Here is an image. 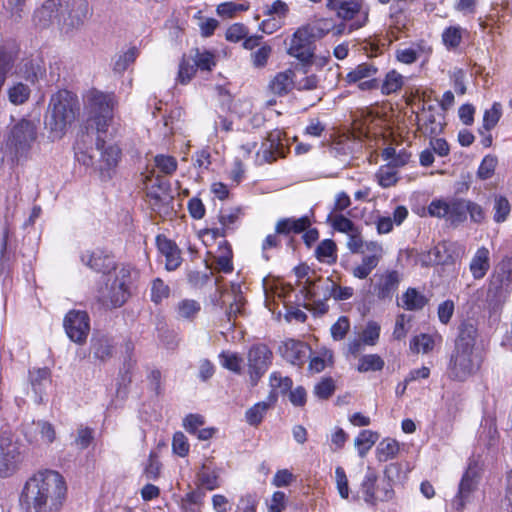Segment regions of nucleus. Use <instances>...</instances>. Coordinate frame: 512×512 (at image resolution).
<instances>
[{
    "mask_svg": "<svg viewBox=\"0 0 512 512\" xmlns=\"http://www.w3.org/2000/svg\"><path fill=\"white\" fill-rule=\"evenodd\" d=\"M247 358L251 380L256 383L271 365L273 354L265 344H257L249 349Z\"/></svg>",
    "mask_w": 512,
    "mask_h": 512,
    "instance_id": "4468645a",
    "label": "nucleus"
},
{
    "mask_svg": "<svg viewBox=\"0 0 512 512\" xmlns=\"http://www.w3.org/2000/svg\"><path fill=\"white\" fill-rule=\"evenodd\" d=\"M30 95V89L23 83H16L8 91V97L11 103L20 105L26 102Z\"/></svg>",
    "mask_w": 512,
    "mask_h": 512,
    "instance_id": "09e8293b",
    "label": "nucleus"
},
{
    "mask_svg": "<svg viewBox=\"0 0 512 512\" xmlns=\"http://www.w3.org/2000/svg\"><path fill=\"white\" fill-rule=\"evenodd\" d=\"M116 104L117 101L112 93L92 90L87 94L86 110L88 119L86 129L87 131H95L97 134L96 147L100 151L99 170L102 174L113 170L121 159V149L115 144L106 145L103 138L113 122V111Z\"/></svg>",
    "mask_w": 512,
    "mask_h": 512,
    "instance_id": "f257e3e1",
    "label": "nucleus"
},
{
    "mask_svg": "<svg viewBox=\"0 0 512 512\" xmlns=\"http://www.w3.org/2000/svg\"><path fill=\"white\" fill-rule=\"evenodd\" d=\"M280 133H271L265 143L262 144L261 150L257 152V161L262 163H272L277 158L283 157V148L280 143Z\"/></svg>",
    "mask_w": 512,
    "mask_h": 512,
    "instance_id": "5701e85b",
    "label": "nucleus"
},
{
    "mask_svg": "<svg viewBox=\"0 0 512 512\" xmlns=\"http://www.w3.org/2000/svg\"><path fill=\"white\" fill-rule=\"evenodd\" d=\"M196 69L197 66L194 61L191 62L189 59L183 57L179 64L177 80L182 84L188 83L194 76Z\"/></svg>",
    "mask_w": 512,
    "mask_h": 512,
    "instance_id": "5fc2aeb1",
    "label": "nucleus"
},
{
    "mask_svg": "<svg viewBox=\"0 0 512 512\" xmlns=\"http://www.w3.org/2000/svg\"><path fill=\"white\" fill-rule=\"evenodd\" d=\"M350 329V321L346 316H341L331 326V336L335 341L343 340Z\"/></svg>",
    "mask_w": 512,
    "mask_h": 512,
    "instance_id": "052dcab7",
    "label": "nucleus"
},
{
    "mask_svg": "<svg viewBox=\"0 0 512 512\" xmlns=\"http://www.w3.org/2000/svg\"><path fill=\"white\" fill-rule=\"evenodd\" d=\"M301 293L304 295V299L307 301H312V303L305 304L307 309H310L318 314H324L328 311L327 300L324 297L322 299L316 300L317 296H322V284H315L310 279H307L304 282Z\"/></svg>",
    "mask_w": 512,
    "mask_h": 512,
    "instance_id": "412c9836",
    "label": "nucleus"
},
{
    "mask_svg": "<svg viewBox=\"0 0 512 512\" xmlns=\"http://www.w3.org/2000/svg\"><path fill=\"white\" fill-rule=\"evenodd\" d=\"M88 12V3L86 0H73L72 9L69 16L72 18L71 25H79L86 17Z\"/></svg>",
    "mask_w": 512,
    "mask_h": 512,
    "instance_id": "864d4df0",
    "label": "nucleus"
},
{
    "mask_svg": "<svg viewBox=\"0 0 512 512\" xmlns=\"http://www.w3.org/2000/svg\"><path fill=\"white\" fill-rule=\"evenodd\" d=\"M23 493L35 512H59L66 500L67 486L59 472L45 470L26 482Z\"/></svg>",
    "mask_w": 512,
    "mask_h": 512,
    "instance_id": "f03ea898",
    "label": "nucleus"
},
{
    "mask_svg": "<svg viewBox=\"0 0 512 512\" xmlns=\"http://www.w3.org/2000/svg\"><path fill=\"white\" fill-rule=\"evenodd\" d=\"M138 271L130 266H121L105 277L98 291V299L106 308H118L131 296V289L138 278Z\"/></svg>",
    "mask_w": 512,
    "mask_h": 512,
    "instance_id": "20e7f679",
    "label": "nucleus"
},
{
    "mask_svg": "<svg viewBox=\"0 0 512 512\" xmlns=\"http://www.w3.org/2000/svg\"><path fill=\"white\" fill-rule=\"evenodd\" d=\"M138 50L135 47L128 49L125 53L118 56L114 63V71L123 73L137 58Z\"/></svg>",
    "mask_w": 512,
    "mask_h": 512,
    "instance_id": "603ef678",
    "label": "nucleus"
},
{
    "mask_svg": "<svg viewBox=\"0 0 512 512\" xmlns=\"http://www.w3.org/2000/svg\"><path fill=\"white\" fill-rule=\"evenodd\" d=\"M330 10H335L337 16L344 20L352 19L356 14L359 13L361 5L355 0L341 1L336 0V5L333 7H327Z\"/></svg>",
    "mask_w": 512,
    "mask_h": 512,
    "instance_id": "58836bf2",
    "label": "nucleus"
},
{
    "mask_svg": "<svg viewBox=\"0 0 512 512\" xmlns=\"http://www.w3.org/2000/svg\"><path fill=\"white\" fill-rule=\"evenodd\" d=\"M145 190L147 200L154 211H162L173 200L169 181L159 176L146 177Z\"/></svg>",
    "mask_w": 512,
    "mask_h": 512,
    "instance_id": "9b49d317",
    "label": "nucleus"
},
{
    "mask_svg": "<svg viewBox=\"0 0 512 512\" xmlns=\"http://www.w3.org/2000/svg\"><path fill=\"white\" fill-rule=\"evenodd\" d=\"M221 364L224 368L239 373L241 371L242 359L236 353L222 352L220 354Z\"/></svg>",
    "mask_w": 512,
    "mask_h": 512,
    "instance_id": "69168bd1",
    "label": "nucleus"
},
{
    "mask_svg": "<svg viewBox=\"0 0 512 512\" xmlns=\"http://www.w3.org/2000/svg\"><path fill=\"white\" fill-rule=\"evenodd\" d=\"M278 396L270 392L265 401L257 402L245 412V420L251 426H258L267 411L276 403Z\"/></svg>",
    "mask_w": 512,
    "mask_h": 512,
    "instance_id": "393cba45",
    "label": "nucleus"
},
{
    "mask_svg": "<svg viewBox=\"0 0 512 512\" xmlns=\"http://www.w3.org/2000/svg\"><path fill=\"white\" fill-rule=\"evenodd\" d=\"M378 184L383 188L394 186L398 181L397 171L392 166H382L376 173Z\"/></svg>",
    "mask_w": 512,
    "mask_h": 512,
    "instance_id": "de8ad7c7",
    "label": "nucleus"
},
{
    "mask_svg": "<svg viewBox=\"0 0 512 512\" xmlns=\"http://www.w3.org/2000/svg\"><path fill=\"white\" fill-rule=\"evenodd\" d=\"M287 506V496L282 491H275L267 503L268 512H283Z\"/></svg>",
    "mask_w": 512,
    "mask_h": 512,
    "instance_id": "774afa93",
    "label": "nucleus"
},
{
    "mask_svg": "<svg viewBox=\"0 0 512 512\" xmlns=\"http://www.w3.org/2000/svg\"><path fill=\"white\" fill-rule=\"evenodd\" d=\"M378 264L377 258L364 256L361 263L352 269V275L357 279H366Z\"/></svg>",
    "mask_w": 512,
    "mask_h": 512,
    "instance_id": "49530a36",
    "label": "nucleus"
},
{
    "mask_svg": "<svg viewBox=\"0 0 512 512\" xmlns=\"http://www.w3.org/2000/svg\"><path fill=\"white\" fill-rule=\"evenodd\" d=\"M378 482L377 473L368 468L359 488V494L368 505L375 506L378 502L388 501L393 497L390 481Z\"/></svg>",
    "mask_w": 512,
    "mask_h": 512,
    "instance_id": "6e6552de",
    "label": "nucleus"
},
{
    "mask_svg": "<svg viewBox=\"0 0 512 512\" xmlns=\"http://www.w3.org/2000/svg\"><path fill=\"white\" fill-rule=\"evenodd\" d=\"M429 299L416 288L409 287L398 301V306L407 311H420L427 304Z\"/></svg>",
    "mask_w": 512,
    "mask_h": 512,
    "instance_id": "bb28decb",
    "label": "nucleus"
},
{
    "mask_svg": "<svg viewBox=\"0 0 512 512\" xmlns=\"http://www.w3.org/2000/svg\"><path fill=\"white\" fill-rule=\"evenodd\" d=\"M494 211L495 222H504L510 213L509 201L503 196H497L494 201Z\"/></svg>",
    "mask_w": 512,
    "mask_h": 512,
    "instance_id": "bf43d9fd",
    "label": "nucleus"
},
{
    "mask_svg": "<svg viewBox=\"0 0 512 512\" xmlns=\"http://www.w3.org/2000/svg\"><path fill=\"white\" fill-rule=\"evenodd\" d=\"M193 61L200 70L211 71L216 66V57L208 50L196 49Z\"/></svg>",
    "mask_w": 512,
    "mask_h": 512,
    "instance_id": "37998d69",
    "label": "nucleus"
},
{
    "mask_svg": "<svg viewBox=\"0 0 512 512\" xmlns=\"http://www.w3.org/2000/svg\"><path fill=\"white\" fill-rule=\"evenodd\" d=\"M221 254L216 257V269L224 273H230L233 270L232 264V252L228 247L222 249L220 247Z\"/></svg>",
    "mask_w": 512,
    "mask_h": 512,
    "instance_id": "338daca9",
    "label": "nucleus"
},
{
    "mask_svg": "<svg viewBox=\"0 0 512 512\" xmlns=\"http://www.w3.org/2000/svg\"><path fill=\"white\" fill-rule=\"evenodd\" d=\"M311 226V221L308 216L300 218H283L280 219L275 226V231L278 234L301 233Z\"/></svg>",
    "mask_w": 512,
    "mask_h": 512,
    "instance_id": "cd10ccee",
    "label": "nucleus"
},
{
    "mask_svg": "<svg viewBox=\"0 0 512 512\" xmlns=\"http://www.w3.org/2000/svg\"><path fill=\"white\" fill-rule=\"evenodd\" d=\"M316 259L324 264L333 265L337 261V246L332 239L322 240L315 249Z\"/></svg>",
    "mask_w": 512,
    "mask_h": 512,
    "instance_id": "7c9ffc66",
    "label": "nucleus"
},
{
    "mask_svg": "<svg viewBox=\"0 0 512 512\" xmlns=\"http://www.w3.org/2000/svg\"><path fill=\"white\" fill-rule=\"evenodd\" d=\"M154 162L159 171L166 175L173 174L177 169V160L173 156L157 155Z\"/></svg>",
    "mask_w": 512,
    "mask_h": 512,
    "instance_id": "4d7b16f0",
    "label": "nucleus"
},
{
    "mask_svg": "<svg viewBox=\"0 0 512 512\" xmlns=\"http://www.w3.org/2000/svg\"><path fill=\"white\" fill-rule=\"evenodd\" d=\"M417 119L418 128L425 135H437L442 131V115L432 106L424 108L423 111L417 115Z\"/></svg>",
    "mask_w": 512,
    "mask_h": 512,
    "instance_id": "4be33fe9",
    "label": "nucleus"
},
{
    "mask_svg": "<svg viewBox=\"0 0 512 512\" xmlns=\"http://www.w3.org/2000/svg\"><path fill=\"white\" fill-rule=\"evenodd\" d=\"M170 294V288L160 278H156L151 284V300L155 304L161 303L164 299L168 298Z\"/></svg>",
    "mask_w": 512,
    "mask_h": 512,
    "instance_id": "3c124183",
    "label": "nucleus"
},
{
    "mask_svg": "<svg viewBox=\"0 0 512 512\" xmlns=\"http://www.w3.org/2000/svg\"><path fill=\"white\" fill-rule=\"evenodd\" d=\"M497 165V159L494 156L487 155L483 158L478 171L477 175L480 179L486 180L489 179L495 171Z\"/></svg>",
    "mask_w": 512,
    "mask_h": 512,
    "instance_id": "0e129e2a",
    "label": "nucleus"
},
{
    "mask_svg": "<svg viewBox=\"0 0 512 512\" xmlns=\"http://www.w3.org/2000/svg\"><path fill=\"white\" fill-rule=\"evenodd\" d=\"M91 351L95 359L100 362H106L113 357L114 344L107 336L93 337L91 340Z\"/></svg>",
    "mask_w": 512,
    "mask_h": 512,
    "instance_id": "c85d7f7f",
    "label": "nucleus"
},
{
    "mask_svg": "<svg viewBox=\"0 0 512 512\" xmlns=\"http://www.w3.org/2000/svg\"><path fill=\"white\" fill-rule=\"evenodd\" d=\"M335 481L339 495L341 498L347 499L350 493L348 478L345 470L341 466H337L335 469Z\"/></svg>",
    "mask_w": 512,
    "mask_h": 512,
    "instance_id": "e2e57ef3",
    "label": "nucleus"
},
{
    "mask_svg": "<svg viewBox=\"0 0 512 512\" xmlns=\"http://www.w3.org/2000/svg\"><path fill=\"white\" fill-rule=\"evenodd\" d=\"M37 138V124L32 120L21 119L9 129L4 143L5 151L13 160L27 159Z\"/></svg>",
    "mask_w": 512,
    "mask_h": 512,
    "instance_id": "423d86ee",
    "label": "nucleus"
},
{
    "mask_svg": "<svg viewBox=\"0 0 512 512\" xmlns=\"http://www.w3.org/2000/svg\"><path fill=\"white\" fill-rule=\"evenodd\" d=\"M402 275L393 269L376 272L370 278V293L380 301H391L397 293Z\"/></svg>",
    "mask_w": 512,
    "mask_h": 512,
    "instance_id": "9d476101",
    "label": "nucleus"
},
{
    "mask_svg": "<svg viewBox=\"0 0 512 512\" xmlns=\"http://www.w3.org/2000/svg\"><path fill=\"white\" fill-rule=\"evenodd\" d=\"M220 474V468L212 467L207 463H203L195 476V485L197 489L213 491L220 488L222 485Z\"/></svg>",
    "mask_w": 512,
    "mask_h": 512,
    "instance_id": "6ab92c4d",
    "label": "nucleus"
},
{
    "mask_svg": "<svg viewBox=\"0 0 512 512\" xmlns=\"http://www.w3.org/2000/svg\"><path fill=\"white\" fill-rule=\"evenodd\" d=\"M59 6H61L59 0L45 1L34 13V21L36 24L45 27L52 23L58 16Z\"/></svg>",
    "mask_w": 512,
    "mask_h": 512,
    "instance_id": "c756f323",
    "label": "nucleus"
},
{
    "mask_svg": "<svg viewBox=\"0 0 512 512\" xmlns=\"http://www.w3.org/2000/svg\"><path fill=\"white\" fill-rule=\"evenodd\" d=\"M81 261L91 269L103 273L113 266V259L101 250L85 251L81 255Z\"/></svg>",
    "mask_w": 512,
    "mask_h": 512,
    "instance_id": "a878e982",
    "label": "nucleus"
},
{
    "mask_svg": "<svg viewBox=\"0 0 512 512\" xmlns=\"http://www.w3.org/2000/svg\"><path fill=\"white\" fill-rule=\"evenodd\" d=\"M157 248L165 257V268L168 271L176 270L182 263L181 252L178 246L165 236L156 237Z\"/></svg>",
    "mask_w": 512,
    "mask_h": 512,
    "instance_id": "aec40b11",
    "label": "nucleus"
},
{
    "mask_svg": "<svg viewBox=\"0 0 512 512\" xmlns=\"http://www.w3.org/2000/svg\"><path fill=\"white\" fill-rule=\"evenodd\" d=\"M501 115L502 106L500 103L495 102L492 105L491 109H488L484 112L482 129L485 130V132H489L497 125L501 118Z\"/></svg>",
    "mask_w": 512,
    "mask_h": 512,
    "instance_id": "c03bdc74",
    "label": "nucleus"
},
{
    "mask_svg": "<svg viewBox=\"0 0 512 512\" xmlns=\"http://www.w3.org/2000/svg\"><path fill=\"white\" fill-rule=\"evenodd\" d=\"M476 338L477 328L472 323H463L460 326L447 365L449 379L464 382L479 371L482 357L475 348Z\"/></svg>",
    "mask_w": 512,
    "mask_h": 512,
    "instance_id": "7ed1b4c3",
    "label": "nucleus"
},
{
    "mask_svg": "<svg viewBox=\"0 0 512 512\" xmlns=\"http://www.w3.org/2000/svg\"><path fill=\"white\" fill-rule=\"evenodd\" d=\"M464 199H433L427 207V212L431 217L445 219L451 225L457 226L466 220L464 215Z\"/></svg>",
    "mask_w": 512,
    "mask_h": 512,
    "instance_id": "1a4fd4ad",
    "label": "nucleus"
},
{
    "mask_svg": "<svg viewBox=\"0 0 512 512\" xmlns=\"http://www.w3.org/2000/svg\"><path fill=\"white\" fill-rule=\"evenodd\" d=\"M294 72L291 69L277 73L271 80L269 87L274 94H286L293 87Z\"/></svg>",
    "mask_w": 512,
    "mask_h": 512,
    "instance_id": "473e14b6",
    "label": "nucleus"
},
{
    "mask_svg": "<svg viewBox=\"0 0 512 512\" xmlns=\"http://www.w3.org/2000/svg\"><path fill=\"white\" fill-rule=\"evenodd\" d=\"M378 69L371 63H361L357 65L353 70L347 73L345 80L347 83H357L365 79L373 78Z\"/></svg>",
    "mask_w": 512,
    "mask_h": 512,
    "instance_id": "e433bc0d",
    "label": "nucleus"
},
{
    "mask_svg": "<svg viewBox=\"0 0 512 512\" xmlns=\"http://www.w3.org/2000/svg\"><path fill=\"white\" fill-rule=\"evenodd\" d=\"M479 480L480 475L476 467L469 464L460 480L458 492L453 499V505L457 510H463L468 503L472 502L478 489Z\"/></svg>",
    "mask_w": 512,
    "mask_h": 512,
    "instance_id": "ddd939ff",
    "label": "nucleus"
},
{
    "mask_svg": "<svg viewBox=\"0 0 512 512\" xmlns=\"http://www.w3.org/2000/svg\"><path fill=\"white\" fill-rule=\"evenodd\" d=\"M288 54L301 62L308 63L314 55V40L312 30L309 27H301L293 34Z\"/></svg>",
    "mask_w": 512,
    "mask_h": 512,
    "instance_id": "f8f14e48",
    "label": "nucleus"
},
{
    "mask_svg": "<svg viewBox=\"0 0 512 512\" xmlns=\"http://www.w3.org/2000/svg\"><path fill=\"white\" fill-rule=\"evenodd\" d=\"M78 111L76 95L67 90H60L50 99L46 124L52 132L61 136L66 128L75 121Z\"/></svg>",
    "mask_w": 512,
    "mask_h": 512,
    "instance_id": "39448f33",
    "label": "nucleus"
},
{
    "mask_svg": "<svg viewBox=\"0 0 512 512\" xmlns=\"http://www.w3.org/2000/svg\"><path fill=\"white\" fill-rule=\"evenodd\" d=\"M240 216V209H229V210H223L221 211L219 215V221L223 227V231L220 234L221 236L225 235V231L227 229L233 228L235 223L238 221Z\"/></svg>",
    "mask_w": 512,
    "mask_h": 512,
    "instance_id": "680f3d73",
    "label": "nucleus"
},
{
    "mask_svg": "<svg viewBox=\"0 0 512 512\" xmlns=\"http://www.w3.org/2000/svg\"><path fill=\"white\" fill-rule=\"evenodd\" d=\"M512 292V258H504L489 277L486 293L488 307L496 312Z\"/></svg>",
    "mask_w": 512,
    "mask_h": 512,
    "instance_id": "0eeeda50",
    "label": "nucleus"
},
{
    "mask_svg": "<svg viewBox=\"0 0 512 512\" xmlns=\"http://www.w3.org/2000/svg\"><path fill=\"white\" fill-rule=\"evenodd\" d=\"M272 54V47L268 44L261 45L257 50L250 54V60L255 68L266 66L268 59Z\"/></svg>",
    "mask_w": 512,
    "mask_h": 512,
    "instance_id": "8fccbe9b",
    "label": "nucleus"
},
{
    "mask_svg": "<svg viewBox=\"0 0 512 512\" xmlns=\"http://www.w3.org/2000/svg\"><path fill=\"white\" fill-rule=\"evenodd\" d=\"M399 443L392 438L382 439L376 448V457L380 462L394 459L399 453Z\"/></svg>",
    "mask_w": 512,
    "mask_h": 512,
    "instance_id": "c9c22d12",
    "label": "nucleus"
},
{
    "mask_svg": "<svg viewBox=\"0 0 512 512\" xmlns=\"http://www.w3.org/2000/svg\"><path fill=\"white\" fill-rule=\"evenodd\" d=\"M379 439V434L372 430H362L354 439V446L360 457H365Z\"/></svg>",
    "mask_w": 512,
    "mask_h": 512,
    "instance_id": "72a5a7b5",
    "label": "nucleus"
},
{
    "mask_svg": "<svg viewBox=\"0 0 512 512\" xmlns=\"http://www.w3.org/2000/svg\"><path fill=\"white\" fill-rule=\"evenodd\" d=\"M278 351L287 362L301 366L305 363L310 349L299 340L287 339L279 346Z\"/></svg>",
    "mask_w": 512,
    "mask_h": 512,
    "instance_id": "a211bd4d",
    "label": "nucleus"
},
{
    "mask_svg": "<svg viewBox=\"0 0 512 512\" xmlns=\"http://www.w3.org/2000/svg\"><path fill=\"white\" fill-rule=\"evenodd\" d=\"M467 30L456 25L449 26L442 32V42L448 50L457 49L463 38V34H467Z\"/></svg>",
    "mask_w": 512,
    "mask_h": 512,
    "instance_id": "4c0bfd02",
    "label": "nucleus"
},
{
    "mask_svg": "<svg viewBox=\"0 0 512 512\" xmlns=\"http://www.w3.org/2000/svg\"><path fill=\"white\" fill-rule=\"evenodd\" d=\"M354 294L351 287L338 286L329 278L322 283V297L325 299L334 298L335 300H347Z\"/></svg>",
    "mask_w": 512,
    "mask_h": 512,
    "instance_id": "2f4dec72",
    "label": "nucleus"
},
{
    "mask_svg": "<svg viewBox=\"0 0 512 512\" xmlns=\"http://www.w3.org/2000/svg\"><path fill=\"white\" fill-rule=\"evenodd\" d=\"M93 438V430L91 428L80 427L77 429V433L72 445H74L79 450H84L88 448V446L92 443Z\"/></svg>",
    "mask_w": 512,
    "mask_h": 512,
    "instance_id": "13d9d810",
    "label": "nucleus"
},
{
    "mask_svg": "<svg viewBox=\"0 0 512 512\" xmlns=\"http://www.w3.org/2000/svg\"><path fill=\"white\" fill-rule=\"evenodd\" d=\"M384 364V360L379 355L367 354L359 358L357 370L361 373L380 371Z\"/></svg>",
    "mask_w": 512,
    "mask_h": 512,
    "instance_id": "79ce46f5",
    "label": "nucleus"
},
{
    "mask_svg": "<svg viewBox=\"0 0 512 512\" xmlns=\"http://www.w3.org/2000/svg\"><path fill=\"white\" fill-rule=\"evenodd\" d=\"M331 225L334 230L345 234H349L358 228L349 218L342 214L332 216Z\"/></svg>",
    "mask_w": 512,
    "mask_h": 512,
    "instance_id": "6e6d98bb",
    "label": "nucleus"
},
{
    "mask_svg": "<svg viewBox=\"0 0 512 512\" xmlns=\"http://www.w3.org/2000/svg\"><path fill=\"white\" fill-rule=\"evenodd\" d=\"M26 439L30 443L50 445L56 439L54 426L47 421H33L24 430Z\"/></svg>",
    "mask_w": 512,
    "mask_h": 512,
    "instance_id": "f3484780",
    "label": "nucleus"
},
{
    "mask_svg": "<svg viewBox=\"0 0 512 512\" xmlns=\"http://www.w3.org/2000/svg\"><path fill=\"white\" fill-rule=\"evenodd\" d=\"M434 348V340L428 334H420L410 341V349L415 353H429Z\"/></svg>",
    "mask_w": 512,
    "mask_h": 512,
    "instance_id": "a18cd8bd",
    "label": "nucleus"
},
{
    "mask_svg": "<svg viewBox=\"0 0 512 512\" xmlns=\"http://www.w3.org/2000/svg\"><path fill=\"white\" fill-rule=\"evenodd\" d=\"M21 462L17 443L9 437H0V477L12 475Z\"/></svg>",
    "mask_w": 512,
    "mask_h": 512,
    "instance_id": "dca6fc26",
    "label": "nucleus"
},
{
    "mask_svg": "<svg viewBox=\"0 0 512 512\" xmlns=\"http://www.w3.org/2000/svg\"><path fill=\"white\" fill-rule=\"evenodd\" d=\"M175 310L178 319L192 320L201 310V306L196 300L184 299L176 305Z\"/></svg>",
    "mask_w": 512,
    "mask_h": 512,
    "instance_id": "ea45409f",
    "label": "nucleus"
},
{
    "mask_svg": "<svg viewBox=\"0 0 512 512\" xmlns=\"http://www.w3.org/2000/svg\"><path fill=\"white\" fill-rule=\"evenodd\" d=\"M404 85V77L396 70L389 71L382 82L381 92L390 95L398 92Z\"/></svg>",
    "mask_w": 512,
    "mask_h": 512,
    "instance_id": "a19ab883",
    "label": "nucleus"
},
{
    "mask_svg": "<svg viewBox=\"0 0 512 512\" xmlns=\"http://www.w3.org/2000/svg\"><path fill=\"white\" fill-rule=\"evenodd\" d=\"M490 269V251L485 246L478 248L471 258L469 270L475 280L485 277Z\"/></svg>",
    "mask_w": 512,
    "mask_h": 512,
    "instance_id": "b1692460",
    "label": "nucleus"
},
{
    "mask_svg": "<svg viewBox=\"0 0 512 512\" xmlns=\"http://www.w3.org/2000/svg\"><path fill=\"white\" fill-rule=\"evenodd\" d=\"M17 53L18 49L14 42L6 41L0 44V71L10 72Z\"/></svg>",
    "mask_w": 512,
    "mask_h": 512,
    "instance_id": "f704fd0d",
    "label": "nucleus"
},
{
    "mask_svg": "<svg viewBox=\"0 0 512 512\" xmlns=\"http://www.w3.org/2000/svg\"><path fill=\"white\" fill-rule=\"evenodd\" d=\"M64 328L73 342L84 343L90 331L88 314L85 311H70L64 318Z\"/></svg>",
    "mask_w": 512,
    "mask_h": 512,
    "instance_id": "2eb2a0df",
    "label": "nucleus"
}]
</instances>
